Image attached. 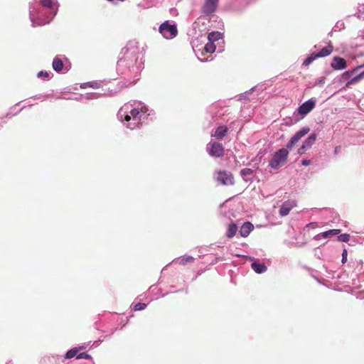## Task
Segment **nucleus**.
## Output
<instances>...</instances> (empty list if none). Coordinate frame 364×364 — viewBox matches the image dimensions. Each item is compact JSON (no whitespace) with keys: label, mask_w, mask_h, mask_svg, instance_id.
Instances as JSON below:
<instances>
[{"label":"nucleus","mask_w":364,"mask_h":364,"mask_svg":"<svg viewBox=\"0 0 364 364\" xmlns=\"http://www.w3.org/2000/svg\"><path fill=\"white\" fill-rule=\"evenodd\" d=\"M360 67H356L351 71H346L341 75L340 82H343L347 81L346 83V87H349L350 85L356 84L360 80L364 78V70L360 73L355 75V73L359 70Z\"/></svg>","instance_id":"nucleus-5"},{"label":"nucleus","mask_w":364,"mask_h":364,"mask_svg":"<svg viewBox=\"0 0 364 364\" xmlns=\"http://www.w3.org/2000/svg\"><path fill=\"white\" fill-rule=\"evenodd\" d=\"M341 147L340 146H336L334 149V153L335 154H337L340 151Z\"/></svg>","instance_id":"nucleus-48"},{"label":"nucleus","mask_w":364,"mask_h":364,"mask_svg":"<svg viewBox=\"0 0 364 364\" xmlns=\"http://www.w3.org/2000/svg\"><path fill=\"white\" fill-rule=\"evenodd\" d=\"M317 138V134L314 132L303 141L302 144L309 150L314 144Z\"/></svg>","instance_id":"nucleus-20"},{"label":"nucleus","mask_w":364,"mask_h":364,"mask_svg":"<svg viewBox=\"0 0 364 364\" xmlns=\"http://www.w3.org/2000/svg\"><path fill=\"white\" fill-rule=\"evenodd\" d=\"M159 33L166 39H173L178 34V29L176 23H171L170 21H166L162 23L159 28Z\"/></svg>","instance_id":"nucleus-6"},{"label":"nucleus","mask_w":364,"mask_h":364,"mask_svg":"<svg viewBox=\"0 0 364 364\" xmlns=\"http://www.w3.org/2000/svg\"><path fill=\"white\" fill-rule=\"evenodd\" d=\"M144 55L137 41H129L119 53L116 68L117 73L126 77L132 75L134 77H138L144 68Z\"/></svg>","instance_id":"nucleus-1"},{"label":"nucleus","mask_w":364,"mask_h":364,"mask_svg":"<svg viewBox=\"0 0 364 364\" xmlns=\"http://www.w3.org/2000/svg\"><path fill=\"white\" fill-rule=\"evenodd\" d=\"M102 342V341L100 339H98L97 341H95L93 343H92V347H97L100 343Z\"/></svg>","instance_id":"nucleus-46"},{"label":"nucleus","mask_w":364,"mask_h":364,"mask_svg":"<svg viewBox=\"0 0 364 364\" xmlns=\"http://www.w3.org/2000/svg\"><path fill=\"white\" fill-rule=\"evenodd\" d=\"M58 0H33L29 3V19L33 27L50 23L57 15Z\"/></svg>","instance_id":"nucleus-3"},{"label":"nucleus","mask_w":364,"mask_h":364,"mask_svg":"<svg viewBox=\"0 0 364 364\" xmlns=\"http://www.w3.org/2000/svg\"><path fill=\"white\" fill-rule=\"evenodd\" d=\"M176 259H177L178 261V263L180 264L186 265L188 263L193 262L194 257H193L192 256L181 257L173 259V262H174Z\"/></svg>","instance_id":"nucleus-29"},{"label":"nucleus","mask_w":364,"mask_h":364,"mask_svg":"<svg viewBox=\"0 0 364 364\" xmlns=\"http://www.w3.org/2000/svg\"><path fill=\"white\" fill-rule=\"evenodd\" d=\"M217 181L223 185L229 186L235 183L234 177L231 172L220 171L217 173Z\"/></svg>","instance_id":"nucleus-10"},{"label":"nucleus","mask_w":364,"mask_h":364,"mask_svg":"<svg viewBox=\"0 0 364 364\" xmlns=\"http://www.w3.org/2000/svg\"><path fill=\"white\" fill-rule=\"evenodd\" d=\"M155 288H156V285H155V284H153V285H151V286L149 287V289H150V290H154V289H155Z\"/></svg>","instance_id":"nucleus-50"},{"label":"nucleus","mask_w":364,"mask_h":364,"mask_svg":"<svg viewBox=\"0 0 364 364\" xmlns=\"http://www.w3.org/2000/svg\"><path fill=\"white\" fill-rule=\"evenodd\" d=\"M46 10L42 9L39 6V7L38 8L37 11H36V17H37V16H38V13H39V14H43V16L45 18L48 17V15L46 14Z\"/></svg>","instance_id":"nucleus-40"},{"label":"nucleus","mask_w":364,"mask_h":364,"mask_svg":"<svg viewBox=\"0 0 364 364\" xmlns=\"http://www.w3.org/2000/svg\"><path fill=\"white\" fill-rule=\"evenodd\" d=\"M78 355V348L74 347L68 350L64 358L65 359H71L74 357L77 358V355Z\"/></svg>","instance_id":"nucleus-28"},{"label":"nucleus","mask_w":364,"mask_h":364,"mask_svg":"<svg viewBox=\"0 0 364 364\" xmlns=\"http://www.w3.org/2000/svg\"><path fill=\"white\" fill-rule=\"evenodd\" d=\"M117 328H115L112 331V333H113L115 331H117Z\"/></svg>","instance_id":"nucleus-53"},{"label":"nucleus","mask_w":364,"mask_h":364,"mask_svg":"<svg viewBox=\"0 0 364 364\" xmlns=\"http://www.w3.org/2000/svg\"><path fill=\"white\" fill-rule=\"evenodd\" d=\"M254 225L249 221L245 222L240 229V235L243 237H247L250 233L253 230Z\"/></svg>","instance_id":"nucleus-17"},{"label":"nucleus","mask_w":364,"mask_h":364,"mask_svg":"<svg viewBox=\"0 0 364 364\" xmlns=\"http://www.w3.org/2000/svg\"><path fill=\"white\" fill-rule=\"evenodd\" d=\"M316 100L314 97H311L307 101L302 103L297 108V112L299 115H301L300 118H296L295 117V121H298L300 119H303L306 114H308L316 106Z\"/></svg>","instance_id":"nucleus-7"},{"label":"nucleus","mask_w":364,"mask_h":364,"mask_svg":"<svg viewBox=\"0 0 364 364\" xmlns=\"http://www.w3.org/2000/svg\"><path fill=\"white\" fill-rule=\"evenodd\" d=\"M350 240V235L348 233L338 234V240L340 242H347Z\"/></svg>","instance_id":"nucleus-37"},{"label":"nucleus","mask_w":364,"mask_h":364,"mask_svg":"<svg viewBox=\"0 0 364 364\" xmlns=\"http://www.w3.org/2000/svg\"><path fill=\"white\" fill-rule=\"evenodd\" d=\"M340 232H341V230H339V229L328 230L327 231H324L323 232L316 235L314 237V240H320L322 239L331 238L333 236L338 235V234H340Z\"/></svg>","instance_id":"nucleus-15"},{"label":"nucleus","mask_w":364,"mask_h":364,"mask_svg":"<svg viewBox=\"0 0 364 364\" xmlns=\"http://www.w3.org/2000/svg\"><path fill=\"white\" fill-rule=\"evenodd\" d=\"M344 28H345V23L343 21L340 20L336 23L334 27L332 29V31H341Z\"/></svg>","instance_id":"nucleus-34"},{"label":"nucleus","mask_w":364,"mask_h":364,"mask_svg":"<svg viewBox=\"0 0 364 364\" xmlns=\"http://www.w3.org/2000/svg\"><path fill=\"white\" fill-rule=\"evenodd\" d=\"M347 65L346 60L340 56L333 57L331 63V68L335 70H343L347 68Z\"/></svg>","instance_id":"nucleus-14"},{"label":"nucleus","mask_w":364,"mask_h":364,"mask_svg":"<svg viewBox=\"0 0 364 364\" xmlns=\"http://www.w3.org/2000/svg\"><path fill=\"white\" fill-rule=\"evenodd\" d=\"M236 123V121L232 122L229 127L224 124L219 125L211 134V137L215 138L217 140L223 139L227 136L229 129H232Z\"/></svg>","instance_id":"nucleus-9"},{"label":"nucleus","mask_w":364,"mask_h":364,"mask_svg":"<svg viewBox=\"0 0 364 364\" xmlns=\"http://www.w3.org/2000/svg\"><path fill=\"white\" fill-rule=\"evenodd\" d=\"M4 119V117H0V129L4 127V124L6 123V121Z\"/></svg>","instance_id":"nucleus-45"},{"label":"nucleus","mask_w":364,"mask_h":364,"mask_svg":"<svg viewBox=\"0 0 364 364\" xmlns=\"http://www.w3.org/2000/svg\"><path fill=\"white\" fill-rule=\"evenodd\" d=\"M220 111L221 109L218 105H213L208 108V112L210 114L212 119H215L223 114V113H220Z\"/></svg>","instance_id":"nucleus-21"},{"label":"nucleus","mask_w":364,"mask_h":364,"mask_svg":"<svg viewBox=\"0 0 364 364\" xmlns=\"http://www.w3.org/2000/svg\"><path fill=\"white\" fill-rule=\"evenodd\" d=\"M100 86H101V84L100 82H98L97 81H91V82H87L82 83L80 85V88L85 89L86 87H92L94 89H98L100 87Z\"/></svg>","instance_id":"nucleus-27"},{"label":"nucleus","mask_w":364,"mask_h":364,"mask_svg":"<svg viewBox=\"0 0 364 364\" xmlns=\"http://www.w3.org/2000/svg\"><path fill=\"white\" fill-rule=\"evenodd\" d=\"M360 68H363V67H364V65H361V66H360Z\"/></svg>","instance_id":"nucleus-54"},{"label":"nucleus","mask_w":364,"mask_h":364,"mask_svg":"<svg viewBox=\"0 0 364 364\" xmlns=\"http://www.w3.org/2000/svg\"><path fill=\"white\" fill-rule=\"evenodd\" d=\"M207 151L209 155L215 158L221 157L224 154L225 149L218 141H210L207 144Z\"/></svg>","instance_id":"nucleus-8"},{"label":"nucleus","mask_w":364,"mask_h":364,"mask_svg":"<svg viewBox=\"0 0 364 364\" xmlns=\"http://www.w3.org/2000/svg\"><path fill=\"white\" fill-rule=\"evenodd\" d=\"M341 256H342L341 262L343 264H345L347 262V257H348V252L346 248H343Z\"/></svg>","instance_id":"nucleus-39"},{"label":"nucleus","mask_w":364,"mask_h":364,"mask_svg":"<svg viewBox=\"0 0 364 364\" xmlns=\"http://www.w3.org/2000/svg\"><path fill=\"white\" fill-rule=\"evenodd\" d=\"M113 93V90H109L108 92H90L87 93L86 95V99L88 100H95L99 98L100 97L105 95H111Z\"/></svg>","instance_id":"nucleus-23"},{"label":"nucleus","mask_w":364,"mask_h":364,"mask_svg":"<svg viewBox=\"0 0 364 364\" xmlns=\"http://www.w3.org/2000/svg\"><path fill=\"white\" fill-rule=\"evenodd\" d=\"M215 49L216 46L215 43L212 42L208 41L204 46L205 51L208 53H213L215 51Z\"/></svg>","instance_id":"nucleus-31"},{"label":"nucleus","mask_w":364,"mask_h":364,"mask_svg":"<svg viewBox=\"0 0 364 364\" xmlns=\"http://www.w3.org/2000/svg\"><path fill=\"white\" fill-rule=\"evenodd\" d=\"M137 6L141 7L143 9H147V8H149L151 6V5L144 6L141 3H139V4H137Z\"/></svg>","instance_id":"nucleus-47"},{"label":"nucleus","mask_w":364,"mask_h":364,"mask_svg":"<svg viewBox=\"0 0 364 364\" xmlns=\"http://www.w3.org/2000/svg\"><path fill=\"white\" fill-rule=\"evenodd\" d=\"M63 59L65 60V63H64V70L62 73L64 74V73H68L70 70V69L71 68V63L69 61L68 58H66L65 55H63Z\"/></svg>","instance_id":"nucleus-35"},{"label":"nucleus","mask_w":364,"mask_h":364,"mask_svg":"<svg viewBox=\"0 0 364 364\" xmlns=\"http://www.w3.org/2000/svg\"><path fill=\"white\" fill-rule=\"evenodd\" d=\"M333 46L328 45V46L323 47L319 51L316 52L317 56L318 58H324V57L328 56L333 52Z\"/></svg>","instance_id":"nucleus-22"},{"label":"nucleus","mask_w":364,"mask_h":364,"mask_svg":"<svg viewBox=\"0 0 364 364\" xmlns=\"http://www.w3.org/2000/svg\"><path fill=\"white\" fill-rule=\"evenodd\" d=\"M308 149L302 144L299 149H298V154L301 156L303 155L304 154H305V152L307 151Z\"/></svg>","instance_id":"nucleus-41"},{"label":"nucleus","mask_w":364,"mask_h":364,"mask_svg":"<svg viewBox=\"0 0 364 364\" xmlns=\"http://www.w3.org/2000/svg\"><path fill=\"white\" fill-rule=\"evenodd\" d=\"M77 359L92 360V357L86 352H82L78 353V355H77Z\"/></svg>","instance_id":"nucleus-38"},{"label":"nucleus","mask_w":364,"mask_h":364,"mask_svg":"<svg viewBox=\"0 0 364 364\" xmlns=\"http://www.w3.org/2000/svg\"><path fill=\"white\" fill-rule=\"evenodd\" d=\"M237 229H238V228H237V225H236V223L231 222L228 225L227 232H226V236L228 238L233 237L235 235V234L237 231Z\"/></svg>","instance_id":"nucleus-24"},{"label":"nucleus","mask_w":364,"mask_h":364,"mask_svg":"<svg viewBox=\"0 0 364 364\" xmlns=\"http://www.w3.org/2000/svg\"><path fill=\"white\" fill-rule=\"evenodd\" d=\"M311 225H312V223H309L308 225H306V228H309Z\"/></svg>","instance_id":"nucleus-52"},{"label":"nucleus","mask_w":364,"mask_h":364,"mask_svg":"<svg viewBox=\"0 0 364 364\" xmlns=\"http://www.w3.org/2000/svg\"><path fill=\"white\" fill-rule=\"evenodd\" d=\"M363 264L362 261L357 262L358 265H361Z\"/></svg>","instance_id":"nucleus-51"},{"label":"nucleus","mask_w":364,"mask_h":364,"mask_svg":"<svg viewBox=\"0 0 364 364\" xmlns=\"http://www.w3.org/2000/svg\"><path fill=\"white\" fill-rule=\"evenodd\" d=\"M324 83H325V77H319L316 82V84L319 86H322Z\"/></svg>","instance_id":"nucleus-43"},{"label":"nucleus","mask_w":364,"mask_h":364,"mask_svg":"<svg viewBox=\"0 0 364 364\" xmlns=\"http://www.w3.org/2000/svg\"><path fill=\"white\" fill-rule=\"evenodd\" d=\"M147 305L145 303L139 302L134 305L133 309L134 311H142L146 308Z\"/></svg>","instance_id":"nucleus-36"},{"label":"nucleus","mask_w":364,"mask_h":364,"mask_svg":"<svg viewBox=\"0 0 364 364\" xmlns=\"http://www.w3.org/2000/svg\"><path fill=\"white\" fill-rule=\"evenodd\" d=\"M155 113L141 102L125 104L117 113L118 119L128 129L132 130L154 119Z\"/></svg>","instance_id":"nucleus-2"},{"label":"nucleus","mask_w":364,"mask_h":364,"mask_svg":"<svg viewBox=\"0 0 364 364\" xmlns=\"http://www.w3.org/2000/svg\"><path fill=\"white\" fill-rule=\"evenodd\" d=\"M64 63L63 56H55L52 63L53 69L58 73H62L64 70Z\"/></svg>","instance_id":"nucleus-16"},{"label":"nucleus","mask_w":364,"mask_h":364,"mask_svg":"<svg viewBox=\"0 0 364 364\" xmlns=\"http://www.w3.org/2000/svg\"><path fill=\"white\" fill-rule=\"evenodd\" d=\"M255 87H253L248 91H246L243 93L240 94L238 100L242 102L243 100L248 99L249 95L252 92V91L255 90Z\"/></svg>","instance_id":"nucleus-32"},{"label":"nucleus","mask_w":364,"mask_h":364,"mask_svg":"<svg viewBox=\"0 0 364 364\" xmlns=\"http://www.w3.org/2000/svg\"><path fill=\"white\" fill-rule=\"evenodd\" d=\"M311 162V161L309 159H302L301 161V164L304 166H307L310 165Z\"/></svg>","instance_id":"nucleus-44"},{"label":"nucleus","mask_w":364,"mask_h":364,"mask_svg":"<svg viewBox=\"0 0 364 364\" xmlns=\"http://www.w3.org/2000/svg\"><path fill=\"white\" fill-rule=\"evenodd\" d=\"M310 131L309 127H304L298 130L289 139L286 144L285 148H282L276 151L272 159L269 161V166L273 170H277L283 166L287 161L289 156V150Z\"/></svg>","instance_id":"nucleus-4"},{"label":"nucleus","mask_w":364,"mask_h":364,"mask_svg":"<svg viewBox=\"0 0 364 364\" xmlns=\"http://www.w3.org/2000/svg\"><path fill=\"white\" fill-rule=\"evenodd\" d=\"M264 153L262 151H259L257 156L253 158L251 161L248 164V166H251L253 164V167L255 169L259 170V164L262 160Z\"/></svg>","instance_id":"nucleus-19"},{"label":"nucleus","mask_w":364,"mask_h":364,"mask_svg":"<svg viewBox=\"0 0 364 364\" xmlns=\"http://www.w3.org/2000/svg\"><path fill=\"white\" fill-rule=\"evenodd\" d=\"M245 257L252 262L250 267L255 273L261 274L267 272V267L264 262L250 255H245Z\"/></svg>","instance_id":"nucleus-11"},{"label":"nucleus","mask_w":364,"mask_h":364,"mask_svg":"<svg viewBox=\"0 0 364 364\" xmlns=\"http://www.w3.org/2000/svg\"><path fill=\"white\" fill-rule=\"evenodd\" d=\"M295 203L294 201H286L284 202L279 208V215L281 216L287 215L290 210L294 208Z\"/></svg>","instance_id":"nucleus-18"},{"label":"nucleus","mask_w":364,"mask_h":364,"mask_svg":"<svg viewBox=\"0 0 364 364\" xmlns=\"http://www.w3.org/2000/svg\"><path fill=\"white\" fill-rule=\"evenodd\" d=\"M24 108H25V107H21L18 112H16L14 114H12L11 112H9L8 113H6V114L5 115L4 117H6V118H11L13 116L16 115L18 113H19L21 111H22Z\"/></svg>","instance_id":"nucleus-42"},{"label":"nucleus","mask_w":364,"mask_h":364,"mask_svg":"<svg viewBox=\"0 0 364 364\" xmlns=\"http://www.w3.org/2000/svg\"><path fill=\"white\" fill-rule=\"evenodd\" d=\"M355 16L359 19L364 20V4L360 5L358 7V11Z\"/></svg>","instance_id":"nucleus-33"},{"label":"nucleus","mask_w":364,"mask_h":364,"mask_svg":"<svg viewBox=\"0 0 364 364\" xmlns=\"http://www.w3.org/2000/svg\"><path fill=\"white\" fill-rule=\"evenodd\" d=\"M50 75L53 76V73L46 70H41L37 73L38 78H43L44 80H49L51 78Z\"/></svg>","instance_id":"nucleus-30"},{"label":"nucleus","mask_w":364,"mask_h":364,"mask_svg":"<svg viewBox=\"0 0 364 364\" xmlns=\"http://www.w3.org/2000/svg\"><path fill=\"white\" fill-rule=\"evenodd\" d=\"M222 38V33L219 31H212L208 35V40L209 42L215 43Z\"/></svg>","instance_id":"nucleus-25"},{"label":"nucleus","mask_w":364,"mask_h":364,"mask_svg":"<svg viewBox=\"0 0 364 364\" xmlns=\"http://www.w3.org/2000/svg\"><path fill=\"white\" fill-rule=\"evenodd\" d=\"M317 58H318V57L317 56L316 52H313L305 58V60H304V62L302 63V65L303 66H309Z\"/></svg>","instance_id":"nucleus-26"},{"label":"nucleus","mask_w":364,"mask_h":364,"mask_svg":"<svg viewBox=\"0 0 364 364\" xmlns=\"http://www.w3.org/2000/svg\"><path fill=\"white\" fill-rule=\"evenodd\" d=\"M219 0H205L202 8V12L205 15H210L214 13L218 6Z\"/></svg>","instance_id":"nucleus-13"},{"label":"nucleus","mask_w":364,"mask_h":364,"mask_svg":"<svg viewBox=\"0 0 364 364\" xmlns=\"http://www.w3.org/2000/svg\"><path fill=\"white\" fill-rule=\"evenodd\" d=\"M77 348H78V351L80 350H84L86 348V346L85 345H82V346H80L78 347H76Z\"/></svg>","instance_id":"nucleus-49"},{"label":"nucleus","mask_w":364,"mask_h":364,"mask_svg":"<svg viewBox=\"0 0 364 364\" xmlns=\"http://www.w3.org/2000/svg\"><path fill=\"white\" fill-rule=\"evenodd\" d=\"M257 171L258 170L255 169L253 166L252 168H244L240 170V175L246 183H252Z\"/></svg>","instance_id":"nucleus-12"}]
</instances>
